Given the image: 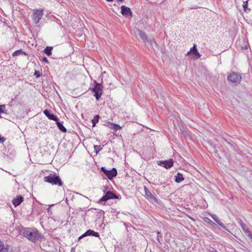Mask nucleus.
I'll list each match as a JSON object with an SVG mask.
<instances>
[{
	"instance_id": "obj_24",
	"label": "nucleus",
	"mask_w": 252,
	"mask_h": 252,
	"mask_svg": "<svg viewBox=\"0 0 252 252\" xmlns=\"http://www.w3.org/2000/svg\"><path fill=\"white\" fill-rule=\"evenodd\" d=\"M190 52H191L194 55H197L198 57L200 56L199 53H198L196 48L195 45H194V46L190 49Z\"/></svg>"
},
{
	"instance_id": "obj_31",
	"label": "nucleus",
	"mask_w": 252,
	"mask_h": 252,
	"mask_svg": "<svg viewBox=\"0 0 252 252\" xmlns=\"http://www.w3.org/2000/svg\"><path fill=\"white\" fill-rule=\"evenodd\" d=\"M100 170H101V171L103 172L104 173V174H105V175H106V176L108 174V172L109 170L106 169L105 167H101Z\"/></svg>"
},
{
	"instance_id": "obj_34",
	"label": "nucleus",
	"mask_w": 252,
	"mask_h": 252,
	"mask_svg": "<svg viewBox=\"0 0 252 252\" xmlns=\"http://www.w3.org/2000/svg\"><path fill=\"white\" fill-rule=\"evenodd\" d=\"M34 75L36 76V78H38L40 76L39 72L37 71H35Z\"/></svg>"
},
{
	"instance_id": "obj_19",
	"label": "nucleus",
	"mask_w": 252,
	"mask_h": 252,
	"mask_svg": "<svg viewBox=\"0 0 252 252\" xmlns=\"http://www.w3.org/2000/svg\"><path fill=\"white\" fill-rule=\"evenodd\" d=\"M110 127L115 131H117L120 130L122 127L120 126L119 125L113 123H109Z\"/></svg>"
},
{
	"instance_id": "obj_23",
	"label": "nucleus",
	"mask_w": 252,
	"mask_h": 252,
	"mask_svg": "<svg viewBox=\"0 0 252 252\" xmlns=\"http://www.w3.org/2000/svg\"><path fill=\"white\" fill-rule=\"evenodd\" d=\"M52 47L48 46L44 49V52L48 56H49L52 54Z\"/></svg>"
},
{
	"instance_id": "obj_11",
	"label": "nucleus",
	"mask_w": 252,
	"mask_h": 252,
	"mask_svg": "<svg viewBox=\"0 0 252 252\" xmlns=\"http://www.w3.org/2000/svg\"><path fill=\"white\" fill-rule=\"evenodd\" d=\"M43 113L45 115V116L48 117V118L50 120L56 121L58 120V118L53 113L51 112V111L45 109L43 111Z\"/></svg>"
},
{
	"instance_id": "obj_33",
	"label": "nucleus",
	"mask_w": 252,
	"mask_h": 252,
	"mask_svg": "<svg viewBox=\"0 0 252 252\" xmlns=\"http://www.w3.org/2000/svg\"><path fill=\"white\" fill-rule=\"evenodd\" d=\"M5 140L6 139L3 137H1V135L0 134V143H3L5 141Z\"/></svg>"
},
{
	"instance_id": "obj_30",
	"label": "nucleus",
	"mask_w": 252,
	"mask_h": 252,
	"mask_svg": "<svg viewBox=\"0 0 252 252\" xmlns=\"http://www.w3.org/2000/svg\"><path fill=\"white\" fill-rule=\"evenodd\" d=\"M162 237V234L159 231L157 232V240L159 243V244H161L159 238Z\"/></svg>"
},
{
	"instance_id": "obj_36",
	"label": "nucleus",
	"mask_w": 252,
	"mask_h": 252,
	"mask_svg": "<svg viewBox=\"0 0 252 252\" xmlns=\"http://www.w3.org/2000/svg\"><path fill=\"white\" fill-rule=\"evenodd\" d=\"M222 228H223L224 229H225L226 231H227V232H230V230L226 227V226L224 225V227H222Z\"/></svg>"
},
{
	"instance_id": "obj_32",
	"label": "nucleus",
	"mask_w": 252,
	"mask_h": 252,
	"mask_svg": "<svg viewBox=\"0 0 252 252\" xmlns=\"http://www.w3.org/2000/svg\"><path fill=\"white\" fill-rule=\"evenodd\" d=\"M100 170H101V171L103 172L104 173V174H105V175H106V176L108 174V172L109 170L106 169L105 167H101Z\"/></svg>"
},
{
	"instance_id": "obj_9",
	"label": "nucleus",
	"mask_w": 252,
	"mask_h": 252,
	"mask_svg": "<svg viewBox=\"0 0 252 252\" xmlns=\"http://www.w3.org/2000/svg\"><path fill=\"white\" fill-rule=\"evenodd\" d=\"M144 190L145 193V197L147 199H148L149 201L151 202H158L157 198L155 197L149 191V190L147 189L145 186L144 187Z\"/></svg>"
},
{
	"instance_id": "obj_18",
	"label": "nucleus",
	"mask_w": 252,
	"mask_h": 252,
	"mask_svg": "<svg viewBox=\"0 0 252 252\" xmlns=\"http://www.w3.org/2000/svg\"><path fill=\"white\" fill-rule=\"evenodd\" d=\"M239 223L242 230L244 231L246 234L248 235L250 233H251L250 231L248 230V228H247L246 225L241 220H240Z\"/></svg>"
},
{
	"instance_id": "obj_10",
	"label": "nucleus",
	"mask_w": 252,
	"mask_h": 252,
	"mask_svg": "<svg viewBox=\"0 0 252 252\" xmlns=\"http://www.w3.org/2000/svg\"><path fill=\"white\" fill-rule=\"evenodd\" d=\"M121 13L123 15L126 16H132V13L131 11V9L125 5H122L121 7Z\"/></svg>"
},
{
	"instance_id": "obj_21",
	"label": "nucleus",
	"mask_w": 252,
	"mask_h": 252,
	"mask_svg": "<svg viewBox=\"0 0 252 252\" xmlns=\"http://www.w3.org/2000/svg\"><path fill=\"white\" fill-rule=\"evenodd\" d=\"M150 40L151 41V43L149 45H147V46H151V47L154 49L155 48L158 47V44L156 42V41L153 38H150Z\"/></svg>"
},
{
	"instance_id": "obj_7",
	"label": "nucleus",
	"mask_w": 252,
	"mask_h": 252,
	"mask_svg": "<svg viewBox=\"0 0 252 252\" xmlns=\"http://www.w3.org/2000/svg\"><path fill=\"white\" fill-rule=\"evenodd\" d=\"M173 160L170 159L167 160H161L158 161V165H160L166 169L170 168L173 165Z\"/></svg>"
},
{
	"instance_id": "obj_35",
	"label": "nucleus",
	"mask_w": 252,
	"mask_h": 252,
	"mask_svg": "<svg viewBox=\"0 0 252 252\" xmlns=\"http://www.w3.org/2000/svg\"><path fill=\"white\" fill-rule=\"evenodd\" d=\"M42 60H43V61L46 62V63H49L47 58L45 56L42 57Z\"/></svg>"
},
{
	"instance_id": "obj_40",
	"label": "nucleus",
	"mask_w": 252,
	"mask_h": 252,
	"mask_svg": "<svg viewBox=\"0 0 252 252\" xmlns=\"http://www.w3.org/2000/svg\"><path fill=\"white\" fill-rule=\"evenodd\" d=\"M107 1L111 2L113 1L114 0H106Z\"/></svg>"
},
{
	"instance_id": "obj_4",
	"label": "nucleus",
	"mask_w": 252,
	"mask_h": 252,
	"mask_svg": "<svg viewBox=\"0 0 252 252\" xmlns=\"http://www.w3.org/2000/svg\"><path fill=\"white\" fill-rule=\"evenodd\" d=\"M94 87L90 89L94 93V96L96 99L98 100L103 93V86L101 83H98L95 80L94 81Z\"/></svg>"
},
{
	"instance_id": "obj_17",
	"label": "nucleus",
	"mask_w": 252,
	"mask_h": 252,
	"mask_svg": "<svg viewBox=\"0 0 252 252\" xmlns=\"http://www.w3.org/2000/svg\"><path fill=\"white\" fill-rule=\"evenodd\" d=\"M184 180V177L182 174L178 172L176 175L175 176V181L176 183H180Z\"/></svg>"
},
{
	"instance_id": "obj_38",
	"label": "nucleus",
	"mask_w": 252,
	"mask_h": 252,
	"mask_svg": "<svg viewBox=\"0 0 252 252\" xmlns=\"http://www.w3.org/2000/svg\"><path fill=\"white\" fill-rule=\"evenodd\" d=\"M103 189H104L106 190V189H108V188H107V187L104 186V187H103Z\"/></svg>"
},
{
	"instance_id": "obj_1",
	"label": "nucleus",
	"mask_w": 252,
	"mask_h": 252,
	"mask_svg": "<svg viewBox=\"0 0 252 252\" xmlns=\"http://www.w3.org/2000/svg\"><path fill=\"white\" fill-rule=\"evenodd\" d=\"M21 232L23 236L34 243L38 241L42 237L40 233L36 229L25 228L21 230Z\"/></svg>"
},
{
	"instance_id": "obj_13",
	"label": "nucleus",
	"mask_w": 252,
	"mask_h": 252,
	"mask_svg": "<svg viewBox=\"0 0 252 252\" xmlns=\"http://www.w3.org/2000/svg\"><path fill=\"white\" fill-rule=\"evenodd\" d=\"M117 175V171L115 168H113L111 170H109L106 176L109 180H112Z\"/></svg>"
},
{
	"instance_id": "obj_16",
	"label": "nucleus",
	"mask_w": 252,
	"mask_h": 252,
	"mask_svg": "<svg viewBox=\"0 0 252 252\" xmlns=\"http://www.w3.org/2000/svg\"><path fill=\"white\" fill-rule=\"evenodd\" d=\"M86 234L87 235V236H94L95 237H99V234L98 232H95L94 231L89 229L87 231H86Z\"/></svg>"
},
{
	"instance_id": "obj_5",
	"label": "nucleus",
	"mask_w": 252,
	"mask_h": 252,
	"mask_svg": "<svg viewBox=\"0 0 252 252\" xmlns=\"http://www.w3.org/2000/svg\"><path fill=\"white\" fill-rule=\"evenodd\" d=\"M111 199H119V197L113 191L109 190L105 192V195L99 199V202L102 204L103 202H106Z\"/></svg>"
},
{
	"instance_id": "obj_20",
	"label": "nucleus",
	"mask_w": 252,
	"mask_h": 252,
	"mask_svg": "<svg viewBox=\"0 0 252 252\" xmlns=\"http://www.w3.org/2000/svg\"><path fill=\"white\" fill-rule=\"evenodd\" d=\"M180 132H181V135L185 138H189V135L188 133V132L185 130L184 129V128H180Z\"/></svg>"
},
{
	"instance_id": "obj_42",
	"label": "nucleus",
	"mask_w": 252,
	"mask_h": 252,
	"mask_svg": "<svg viewBox=\"0 0 252 252\" xmlns=\"http://www.w3.org/2000/svg\"><path fill=\"white\" fill-rule=\"evenodd\" d=\"M118 0L120 1V2H122L124 0Z\"/></svg>"
},
{
	"instance_id": "obj_43",
	"label": "nucleus",
	"mask_w": 252,
	"mask_h": 252,
	"mask_svg": "<svg viewBox=\"0 0 252 252\" xmlns=\"http://www.w3.org/2000/svg\"><path fill=\"white\" fill-rule=\"evenodd\" d=\"M189 218L190 219L193 220V218H191V217H189Z\"/></svg>"
},
{
	"instance_id": "obj_15",
	"label": "nucleus",
	"mask_w": 252,
	"mask_h": 252,
	"mask_svg": "<svg viewBox=\"0 0 252 252\" xmlns=\"http://www.w3.org/2000/svg\"><path fill=\"white\" fill-rule=\"evenodd\" d=\"M212 219L221 227H224V224L219 219L218 216L215 214L211 215Z\"/></svg>"
},
{
	"instance_id": "obj_29",
	"label": "nucleus",
	"mask_w": 252,
	"mask_h": 252,
	"mask_svg": "<svg viewBox=\"0 0 252 252\" xmlns=\"http://www.w3.org/2000/svg\"><path fill=\"white\" fill-rule=\"evenodd\" d=\"M94 149L97 154L102 149V147L100 145H94Z\"/></svg>"
},
{
	"instance_id": "obj_39",
	"label": "nucleus",
	"mask_w": 252,
	"mask_h": 252,
	"mask_svg": "<svg viewBox=\"0 0 252 252\" xmlns=\"http://www.w3.org/2000/svg\"><path fill=\"white\" fill-rule=\"evenodd\" d=\"M83 238V237H82V236H80L79 237L78 239H79V240H81V239L82 238Z\"/></svg>"
},
{
	"instance_id": "obj_22",
	"label": "nucleus",
	"mask_w": 252,
	"mask_h": 252,
	"mask_svg": "<svg viewBox=\"0 0 252 252\" xmlns=\"http://www.w3.org/2000/svg\"><path fill=\"white\" fill-rule=\"evenodd\" d=\"M20 55H28V54L23 51L22 49L18 50L15 51L12 54V56L13 57L17 56Z\"/></svg>"
},
{
	"instance_id": "obj_12",
	"label": "nucleus",
	"mask_w": 252,
	"mask_h": 252,
	"mask_svg": "<svg viewBox=\"0 0 252 252\" xmlns=\"http://www.w3.org/2000/svg\"><path fill=\"white\" fill-rule=\"evenodd\" d=\"M24 201V198L21 195H19L13 199L12 202L14 207H17Z\"/></svg>"
},
{
	"instance_id": "obj_6",
	"label": "nucleus",
	"mask_w": 252,
	"mask_h": 252,
	"mask_svg": "<svg viewBox=\"0 0 252 252\" xmlns=\"http://www.w3.org/2000/svg\"><path fill=\"white\" fill-rule=\"evenodd\" d=\"M43 11L44 10L42 9L34 10L32 19L35 24L38 23L39 20L42 18L44 14Z\"/></svg>"
},
{
	"instance_id": "obj_27",
	"label": "nucleus",
	"mask_w": 252,
	"mask_h": 252,
	"mask_svg": "<svg viewBox=\"0 0 252 252\" xmlns=\"http://www.w3.org/2000/svg\"><path fill=\"white\" fill-rule=\"evenodd\" d=\"M248 0L243 2V7L244 10L245 12L250 11L251 10L250 8H249L248 7Z\"/></svg>"
},
{
	"instance_id": "obj_8",
	"label": "nucleus",
	"mask_w": 252,
	"mask_h": 252,
	"mask_svg": "<svg viewBox=\"0 0 252 252\" xmlns=\"http://www.w3.org/2000/svg\"><path fill=\"white\" fill-rule=\"evenodd\" d=\"M137 32L139 36L143 40L146 45H149V44L151 43V41L150 40V38H148L145 32L139 29H138Z\"/></svg>"
},
{
	"instance_id": "obj_28",
	"label": "nucleus",
	"mask_w": 252,
	"mask_h": 252,
	"mask_svg": "<svg viewBox=\"0 0 252 252\" xmlns=\"http://www.w3.org/2000/svg\"><path fill=\"white\" fill-rule=\"evenodd\" d=\"M5 105H0V113H4L7 114L6 110H5Z\"/></svg>"
},
{
	"instance_id": "obj_3",
	"label": "nucleus",
	"mask_w": 252,
	"mask_h": 252,
	"mask_svg": "<svg viewBox=\"0 0 252 252\" xmlns=\"http://www.w3.org/2000/svg\"><path fill=\"white\" fill-rule=\"evenodd\" d=\"M227 79L230 83L236 86L240 83L242 77L240 73L232 72L227 76Z\"/></svg>"
},
{
	"instance_id": "obj_14",
	"label": "nucleus",
	"mask_w": 252,
	"mask_h": 252,
	"mask_svg": "<svg viewBox=\"0 0 252 252\" xmlns=\"http://www.w3.org/2000/svg\"><path fill=\"white\" fill-rule=\"evenodd\" d=\"M56 123L57 125L58 128L63 132H65L66 131V128L63 126V122H61L59 121H56Z\"/></svg>"
},
{
	"instance_id": "obj_26",
	"label": "nucleus",
	"mask_w": 252,
	"mask_h": 252,
	"mask_svg": "<svg viewBox=\"0 0 252 252\" xmlns=\"http://www.w3.org/2000/svg\"><path fill=\"white\" fill-rule=\"evenodd\" d=\"M204 221L205 222H206L207 223L211 224V225L213 226H217V225L216 224V223H215L214 222H213V221H212L210 219H209V218H207V217H205L204 219Z\"/></svg>"
},
{
	"instance_id": "obj_37",
	"label": "nucleus",
	"mask_w": 252,
	"mask_h": 252,
	"mask_svg": "<svg viewBox=\"0 0 252 252\" xmlns=\"http://www.w3.org/2000/svg\"><path fill=\"white\" fill-rule=\"evenodd\" d=\"M81 236H82V237H83V238L86 236H88L86 234V232L83 234H82Z\"/></svg>"
},
{
	"instance_id": "obj_25",
	"label": "nucleus",
	"mask_w": 252,
	"mask_h": 252,
	"mask_svg": "<svg viewBox=\"0 0 252 252\" xmlns=\"http://www.w3.org/2000/svg\"><path fill=\"white\" fill-rule=\"evenodd\" d=\"M99 116L98 115H96L94 117V119L92 120L93 127L95 126L96 124L98 123L99 121Z\"/></svg>"
},
{
	"instance_id": "obj_2",
	"label": "nucleus",
	"mask_w": 252,
	"mask_h": 252,
	"mask_svg": "<svg viewBox=\"0 0 252 252\" xmlns=\"http://www.w3.org/2000/svg\"><path fill=\"white\" fill-rule=\"evenodd\" d=\"M44 181L52 185H57L59 187H62L63 186V182L60 177L56 173L50 174L48 176H45L44 178Z\"/></svg>"
},
{
	"instance_id": "obj_41",
	"label": "nucleus",
	"mask_w": 252,
	"mask_h": 252,
	"mask_svg": "<svg viewBox=\"0 0 252 252\" xmlns=\"http://www.w3.org/2000/svg\"><path fill=\"white\" fill-rule=\"evenodd\" d=\"M212 145V146L214 148H215V145Z\"/></svg>"
}]
</instances>
